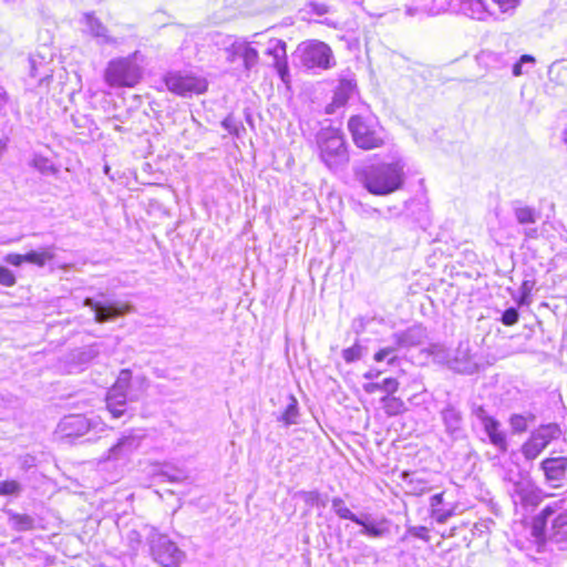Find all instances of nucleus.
I'll use <instances>...</instances> for the list:
<instances>
[{"label": "nucleus", "mask_w": 567, "mask_h": 567, "mask_svg": "<svg viewBox=\"0 0 567 567\" xmlns=\"http://www.w3.org/2000/svg\"><path fill=\"white\" fill-rule=\"evenodd\" d=\"M354 176L369 193L388 195L402 187L404 163L394 159L391 163L365 164L354 169Z\"/></svg>", "instance_id": "f257e3e1"}, {"label": "nucleus", "mask_w": 567, "mask_h": 567, "mask_svg": "<svg viewBox=\"0 0 567 567\" xmlns=\"http://www.w3.org/2000/svg\"><path fill=\"white\" fill-rule=\"evenodd\" d=\"M558 503L549 504L535 518L533 536L539 540L548 539L558 545L559 549H567V512H558Z\"/></svg>", "instance_id": "f03ea898"}, {"label": "nucleus", "mask_w": 567, "mask_h": 567, "mask_svg": "<svg viewBox=\"0 0 567 567\" xmlns=\"http://www.w3.org/2000/svg\"><path fill=\"white\" fill-rule=\"evenodd\" d=\"M348 128L359 148L369 151L385 144L386 133L374 116L353 115L348 121Z\"/></svg>", "instance_id": "7ed1b4c3"}, {"label": "nucleus", "mask_w": 567, "mask_h": 567, "mask_svg": "<svg viewBox=\"0 0 567 567\" xmlns=\"http://www.w3.org/2000/svg\"><path fill=\"white\" fill-rule=\"evenodd\" d=\"M332 509L340 518L349 519L360 525L362 528L359 532V535L370 538H381L390 533L389 519L384 517L377 519L369 514L358 516L347 507L344 501L340 497H334L332 499Z\"/></svg>", "instance_id": "20e7f679"}, {"label": "nucleus", "mask_w": 567, "mask_h": 567, "mask_svg": "<svg viewBox=\"0 0 567 567\" xmlns=\"http://www.w3.org/2000/svg\"><path fill=\"white\" fill-rule=\"evenodd\" d=\"M318 146L320 151V158L324 165L336 171L346 165L349 161V155L346 148L343 137L333 130H326L318 135Z\"/></svg>", "instance_id": "39448f33"}, {"label": "nucleus", "mask_w": 567, "mask_h": 567, "mask_svg": "<svg viewBox=\"0 0 567 567\" xmlns=\"http://www.w3.org/2000/svg\"><path fill=\"white\" fill-rule=\"evenodd\" d=\"M141 78V68L131 58L112 60L105 70V81L112 87H132Z\"/></svg>", "instance_id": "423d86ee"}, {"label": "nucleus", "mask_w": 567, "mask_h": 567, "mask_svg": "<svg viewBox=\"0 0 567 567\" xmlns=\"http://www.w3.org/2000/svg\"><path fill=\"white\" fill-rule=\"evenodd\" d=\"M150 546L153 559L163 567H181L185 553L167 535L152 532Z\"/></svg>", "instance_id": "0eeeda50"}, {"label": "nucleus", "mask_w": 567, "mask_h": 567, "mask_svg": "<svg viewBox=\"0 0 567 567\" xmlns=\"http://www.w3.org/2000/svg\"><path fill=\"white\" fill-rule=\"evenodd\" d=\"M299 50L301 63L308 69L328 70L336 64L332 50L324 42L311 40L302 43Z\"/></svg>", "instance_id": "6e6552de"}, {"label": "nucleus", "mask_w": 567, "mask_h": 567, "mask_svg": "<svg viewBox=\"0 0 567 567\" xmlns=\"http://www.w3.org/2000/svg\"><path fill=\"white\" fill-rule=\"evenodd\" d=\"M563 434L557 423L540 425L532 432L529 439L523 444L522 453L526 460H535L548 444Z\"/></svg>", "instance_id": "1a4fd4ad"}, {"label": "nucleus", "mask_w": 567, "mask_h": 567, "mask_svg": "<svg viewBox=\"0 0 567 567\" xmlns=\"http://www.w3.org/2000/svg\"><path fill=\"white\" fill-rule=\"evenodd\" d=\"M145 433L142 430H130L122 434L117 442L111 446L102 461L126 462L140 449Z\"/></svg>", "instance_id": "9d476101"}, {"label": "nucleus", "mask_w": 567, "mask_h": 567, "mask_svg": "<svg viewBox=\"0 0 567 567\" xmlns=\"http://www.w3.org/2000/svg\"><path fill=\"white\" fill-rule=\"evenodd\" d=\"M130 382L131 372L128 370H122L115 384L107 391L106 408L115 419L121 417L125 413Z\"/></svg>", "instance_id": "9b49d317"}, {"label": "nucleus", "mask_w": 567, "mask_h": 567, "mask_svg": "<svg viewBox=\"0 0 567 567\" xmlns=\"http://www.w3.org/2000/svg\"><path fill=\"white\" fill-rule=\"evenodd\" d=\"M165 84L171 92L177 95L198 94L207 89L205 80L181 72H169L165 76Z\"/></svg>", "instance_id": "f8f14e48"}, {"label": "nucleus", "mask_w": 567, "mask_h": 567, "mask_svg": "<svg viewBox=\"0 0 567 567\" xmlns=\"http://www.w3.org/2000/svg\"><path fill=\"white\" fill-rule=\"evenodd\" d=\"M84 306L94 311V319L99 323L114 320L132 310V306L122 301H96L92 298L84 299Z\"/></svg>", "instance_id": "ddd939ff"}, {"label": "nucleus", "mask_w": 567, "mask_h": 567, "mask_svg": "<svg viewBox=\"0 0 567 567\" xmlns=\"http://www.w3.org/2000/svg\"><path fill=\"white\" fill-rule=\"evenodd\" d=\"M509 495L515 505H520L524 508L534 507L538 505L540 497L537 488L529 480V477L525 476L522 480L515 482L513 486L508 489Z\"/></svg>", "instance_id": "4468645a"}, {"label": "nucleus", "mask_w": 567, "mask_h": 567, "mask_svg": "<svg viewBox=\"0 0 567 567\" xmlns=\"http://www.w3.org/2000/svg\"><path fill=\"white\" fill-rule=\"evenodd\" d=\"M513 215L519 225L525 226L523 233L526 239H536L539 236L538 229L530 226L540 218V213L536 208L514 202Z\"/></svg>", "instance_id": "2eb2a0df"}, {"label": "nucleus", "mask_w": 567, "mask_h": 567, "mask_svg": "<svg viewBox=\"0 0 567 567\" xmlns=\"http://www.w3.org/2000/svg\"><path fill=\"white\" fill-rule=\"evenodd\" d=\"M96 424L94 419H87L82 414L64 416L58 424V432L63 437H78L89 432Z\"/></svg>", "instance_id": "dca6fc26"}, {"label": "nucleus", "mask_w": 567, "mask_h": 567, "mask_svg": "<svg viewBox=\"0 0 567 567\" xmlns=\"http://www.w3.org/2000/svg\"><path fill=\"white\" fill-rule=\"evenodd\" d=\"M540 470L546 483L551 487H561L566 480L567 457H548L542 461Z\"/></svg>", "instance_id": "f3484780"}, {"label": "nucleus", "mask_w": 567, "mask_h": 567, "mask_svg": "<svg viewBox=\"0 0 567 567\" xmlns=\"http://www.w3.org/2000/svg\"><path fill=\"white\" fill-rule=\"evenodd\" d=\"M266 54L272 58V66L277 70L284 82L288 78L287 44L279 39H271L268 42Z\"/></svg>", "instance_id": "a211bd4d"}, {"label": "nucleus", "mask_w": 567, "mask_h": 567, "mask_svg": "<svg viewBox=\"0 0 567 567\" xmlns=\"http://www.w3.org/2000/svg\"><path fill=\"white\" fill-rule=\"evenodd\" d=\"M447 364L452 370L460 373H472L475 370L476 364L473 362L467 342L458 344L454 357L447 358Z\"/></svg>", "instance_id": "6ab92c4d"}, {"label": "nucleus", "mask_w": 567, "mask_h": 567, "mask_svg": "<svg viewBox=\"0 0 567 567\" xmlns=\"http://www.w3.org/2000/svg\"><path fill=\"white\" fill-rule=\"evenodd\" d=\"M441 419L445 427V432L457 439L463 433V416L461 411L452 405L447 404L442 411H441Z\"/></svg>", "instance_id": "aec40b11"}, {"label": "nucleus", "mask_w": 567, "mask_h": 567, "mask_svg": "<svg viewBox=\"0 0 567 567\" xmlns=\"http://www.w3.org/2000/svg\"><path fill=\"white\" fill-rule=\"evenodd\" d=\"M85 31L96 39L99 44H116L115 38L107 34V28L93 13L83 16Z\"/></svg>", "instance_id": "412c9836"}, {"label": "nucleus", "mask_w": 567, "mask_h": 567, "mask_svg": "<svg viewBox=\"0 0 567 567\" xmlns=\"http://www.w3.org/2000/svg\"><path fill=\"white\" fill-rule=\"evenodd\" d=\"M458 11L472 19L483 21L491 13L486 7V0H456Z\"/></svg>", "instance_id": "4be33fe9"}, {"label": "nucleus", "mask_w": 567, "mask_h": 567, "mask_svg": "<svg viewBox=\"0 0 567 567\" xmlns=\"http://www.w3.org/2000/svg\"><path fill=\"white\" fill-rule=\"evenodd\" d=\"M443 497V493H437L430 499L431 516L440 524L446 523L454 515V506L444 504Z\"/></svg>", "instance_id": "5701e85b"}, {"label": "nucleus", "mask_w": 567, "mask_h": 567, "mask_svg": "<svg viewBox=\"0 0 567 567\" xmlns=\"http://www.w3.org/2000/svg\"><path fill=\"white\" fill-rule=\"evenodd\" d=\"M394 338L400 347H414L422 343L425 338V330L421 326H412L405 331L395 333Z\"/></svg>", "instance_id": "b1692460"}, {"label": "nucleus", "mask_w": 567, "mask_h": 567, "mask_svg": "<svg viewBox=\"0 0 567 567\" xmlns=\"http://www.w3.org/2000/svg\"><path fill=\"white\" fill-rule=\"evenodd\" d=\"M235 51L243 59L244 68L246 71L252 70L259 61L258 51L245 41H235Z\"/></svg>", "instance_id": "393cba45"}, {"label": "nucleus", "mask_w": 567, "mask_h": 567, "mask_svg": "<svg viewBox=\"0 0 567 567\" xmlns=\"http://www.w3.org/2000/svg\"><path fill=\"white\" fill-rule=\"evenodd\" d=\"M298 417V401L292 394H289L286 396V408L280 414L277 415V421L282 423L284 426L288 427L290 425L297 424Z\"/></svg>", "instance_id": "a878e982"}, {"label": "nucleus", "mask_w": 567, "mask_h": 567, "mask_svg": "<svg viewBox=\"0 0 567 567\" xmlns=\"http://www.w3.org/2000/svg\"><path fill=\"white\" fill-rule=\"evenodd\" d=\"M483 427L489 439V442L498 450L505 452L507 450V441L505 433L499 429V422L494 419L492 421H487V424Z\"/></svg>", "instance_id": "bb28decb"}, {"label": "nucleus", "mask_w": 567, "mask_h": 567, "mask_svg": "<svg viewBox=\"0 0 567 567\" xmlns=\"http://www.w3.org/2000/svg\"><path fill=\"white\" fill-rule=\"evenodd\" d=\"M54 247H44L40 250H31L23 255L25 262H30L37 265L39 267H43L48 261L54 258Z\"/></svg>", "instance_id": "cd10ccee"}, {"label": "nucleus", "mask_w": 567, "mask_h": 567, "mask_svg": "<svg viewBox=\"0 0 567 567\" xmlns=\"http://www.w3.org/2000/svg\"><path fill=\"white\" fill-rule=\"evenodd\" d=\"M382 408L388 416H395L404 412V402L396 396L385 395L381 399Z\"/></svg>", "instance_id": "c85d7f7f"}, {"label": "nucleus", "mask_w": 567, "mask_h": 567, "mask_svg": "<svg viewBox=\"0 0 567 567\" xmlns=\"http://www.w3.org/2000/svg\"><path fill=\"white\" fill-rule=\"evenodd\" d=\"M482 60L488 68L496 70L505 69L509 64V61L504 53H496L492 51L483 52Z\"/></svg>", "instance_id": "c756f323"}, {"label": "nucleus", "mask_w": 567, "mask_h": 567, "mask_svg": "<svg viewBox=\"0 0 567 567\" xmlns=\"http://www.w3.org/2000/svg\"><path fill=\"white\" fill-rule=\"evenodd\" d=\"M535 421L533 413L513 414L509 419V425L515 433H523L527 430L528 423Z\"/></svg>", "instance_id": "7c9ffc66"}, {"label": "nucleus", "mask_w": 567, "mask_h": 567, "mask_svg": "<svg viewBox=\"0 0 567 567\" xmlns=\"http://www.w3.org/2000/svg\"><path fill=\"white\" fill-rule=\"evenodd\" d=\"M367 352V348L355 342L352 347L342 350V358L347 363L359 361Z\"/></svg>", "instance_id": "2f4dec72"}, {"label": "nucleus", "mask_w": 567, "mask_h": 567, "mask_svg": "<svg viewBox=\"0 0 567 567\" xmlns=\"http://www.w3.org/2000/svg\"><path fill=\"white\" fill-rule=\"evenodd\" d=\"M31 165L35 169H38L40 173H42V174H47L48 175V174H54L55 173V168H54L52 162L49 158H47V157H44V156H42L40 154H34L33 155V158L31 161Z\"/></svg>", "instance_id": "473e14b6"}, {"label": "nucleus", "mask_w": 567, "mask_h": 567, "mask_svg": "<svg viewBox=\"0 0 567 567\" xmlns=\"http://www.w3.org/2000/svg\"><path fill=\"white\" fill-rule=\"evenodd\" d=\"M14 527L19 530H29L33 527V518L29 515L14 514L11 517Z\"/></svg>", "instance_id": "72a5a7b5"}, {"label": "nucleus", "mask_w": 567, "mask_h": 567, "mask_svg": "<svg viewBox=\"0 0 567 567\" xmlns=\"http://www.w3.org/2000/svg\"><path fill=\"white\" fill-rule=\"evenodd\" d=\"M352 89L351 82H341L334 95V103L338 105L344 104L348 99L347 92L352 91Z\"/></svg>", "instance_id": "f704fd0d"}, {"label": "nucleus", "mask_w": 567, "mask_h": 567, "mask_svg": "<svg viewBox=\"0 0 567 567\" xmlns=\"http://www.w3.org/2000/svg\"><path fill=\"white\" fill-rule=\"evenodd\" d=\"M536 60L533 55L523 54L519 60L513 65V75L520 76L523 74V65L526 63L535 64Z\"/></svg>", "instance_id": "c9c22d12"}, {"label": "nucleus", "mask_w": 567, "mask_h": 567, "mask_svg": "<svg viewBox=\"0 0 567 567\" xmlns=\"http://www.w3.org/2000/svg\"><path fill=\"white\" fill-rule=\"evenodd\" d=\"M21 487L17 481L0 482V495H14L20 492Z\"/></svg>", "instance_id": "e433bc0d"}, {"label": "nucleus", "mask_w": 567, "mask_h": 567, "mask_svg": "<svg viewBox=\"0 0 567 567\" xmlns=\"http://www.w3.org/2000/svg\"><path fill=\"white\" fill-rule=\"evenodd\" d=\"M394 351H395V349L391 348V347L383 348L374 354V360L377 362H381V361L388 359V363L392 364L396 359V357L394 355Z\"/></svg>", "instance_id": "4c0bfd02"}, {"label": "nucleus", "mask_w": 567, "mask_h": 567, "mask_svg": "<svg viewBox=\"0 0 567 567\" xmlns=\"http://www.w3.org/2000/svg\"><path fill=\"white\" fill-rule=\"evenodd\" d=\"M518 310L514 307H511L503 312L501 321L505 326H513L518 321Z\"/></svg>", "instance_id": "58836bf2"}, {"label": "nucleus", "mask_w": 567, "mask_h": 567, "mask_svg": "<svg viewBox=\"0 0 567 567\" xmlns=\"http://www.w3.org/2000/svg\"><path fill=\"white\" fill-rule=\"evenodd\" d=\"M0 284L6 287H12L16 284L14 274L4 266H0Z\"/></svg>", "instance_id": "ea45409f"}, {"label": "nucleus", "mask_w": 567, "mask_h": 567, "mask_svg": "<svg viewBox=\"0 0 567 567\" xmlns=\"http://www.w3.org/2000/svg\"><path fill=\"white\" fill-rule=\"evenodd\" d=\"M399 389V382L394 378H386L382 382H380V390L391 395L395 393Z\"/></svg>", "instance_id": "a19ab883"}, {"label": "nucleus", "mask_w": 567, "mask_h": 567, "mask_svg": "<svg viewBox=\"0 0 567 567\" xmlns=\"http://www.w3.org/2000/svg\"><path fill=\"white\" fill-rule=\"evenodd\" d=\"M534 288V281L530 280H524L520 287V298L518 303L525 305L527 303V298L529 297L532 290Z\"/></svg>", "instance_id": "79ce46f5"}, {"label": "nucleus", "mask_w": 567, "mask_h": 567, "mask_svg": "<svg viewBox=\"0 0 567 567\" xmlns=\"http://www.w3.org/2000/svg\"><path fill=\"white\" fill-rule=\"evenodd\" d=\"M526 475H523L519 471H515L513 468L505 470L503 480L505 482H508L512 486L517 482L518 480L524 478Z\"/></svg>", "instance_id": "37998d69"}, {"label": "nucleus", "mask_w": 567, "mask_h": 567, "mask_svg": "<svg viewBox=\"0 0 567 567\" xmlns=\"http://www.w3.org/2000/svg\"><path fill=\"white\" fill-rule=\"evenodd\" d=\"M221 125L230 134L239 135V125L233 116L229 115L226 118H224V121L221 122Z\"/></svg>", "instance_id": "c03bdc74"}, {"label": "nucleus", "mask_w": 567, "mask_h": 567, "mask_svg": "<svg viewBox=\"0 0 567 567\" xmlns=\"http://www.w3.org/2000/svg\"><path fill=\"white\" fill-rule=\"evenodd\" d=\"M494 2L498 6L499 10L505 13L514 10L518 6L519 0H494Z\"/></svg>", "instance_id": "a18cd8bd"}, {"label": "nucleus", "mask_w": 567, "mask_h": 567, "mask_svg": "<svg viewBox=\"0 0 567 567\" xmlns=\"http://www.w3.org/2000/svg\"><path fill=\"white\" fill-rule=\"evenodd\" d=\"M308 8L311 13L317 16H324L329 12V7L324 3L309 2Z\"/></svg>", "instance_id": "49530a36"}, {"label": "nucleus", "mask_w": 567, "mask_h": 567, "mask_svg": "<svg viewBox=\"0 0 567 567\" xmlns=\"http://www.w3.org/2000/svg\"><path fill=\"white\" fill-rule=\"evenodd\" d=\"M408 534H410V535H412V536H414L416 538L423 539V540H427L429 539L427 529L424 526L409 527L408 528Z\"/></svg>", "instance_id": "de8ad7c7"}, {"label": "nucleus", "mask_w": 567, "mask_h": 567, "mask_svg": "<svg viewBox=\"0 0 567 567\" xmlns=\"http://www.w3.org/2000/svg\"><path fill=\"white\" fill-rule=\"evenodd\" d=\"M473 414L481 421V423L483 424V426L485 424H487V421H492L494 420L493 416L488 415L486 410L480 405V406H476L474 410H473Z\"/></svg>", "instance_id": "09e8293b"}, {"label": "nucleus", "mask_w": 567, "mask_h": 567, "mask_svg": "<svg viewBox=\"0 0 567 567\" xmlns=\"http://www.w3.org/2000/svg\"><path fill=\"white\" fill-rule=\"evenodd\" d=\"M161 476L165 477L169 482H182L186 478L183 471H176L174 474H169L166 471L161 472Z\"/></svg>", "instance_id": "8fccbe9b"}, {"label": "nucleus", "mask_w": 567, "mask_h": 567, "mask_svg": "<svg viewBox=\"0 0 567 567\" xmlns=\"http://www.w3.org/2000/svg\"><path fill=\"white\" fill-rule=\"evenodd\" d=\"M4 260L12 265V266H20L23 262H25V259L23 258V255L20 254H8L4 258Z\"/></svg>", "instance_id": "3c124183"}, {"label": "nucleus", "mask_w": 567, "mask_h": 567, "mask_svg": "<svg viewBox=\"0 0 567 567\" xmlns=\"http://www.w3.org/2000/svg\"><path fill=\"white\" fill-rule=\"evenodd\" d=\"M306 502L311 505H322L324 506V503L321 502V495L318 492H309L307 493Z\"/></svg>", "instance_id": "603ef678"}, {"label": "nucleus", "mask_w": 567, "mask_h": 567, "mask_svg": "<svg viewBox=\"0 0 567 567\" xmlns=\"http://www.w3.org/2000/svg\"><path fill=\"white\" fill-rule=\"evenodd\" d=\"M29 73L31 78H37L40 73L38 70V61L35 56H30L29 60Z\"/></svg>", "instance_id": "864d4df0"}, {"label": "nucleus", "mask_w": 567, "mask_h": 567, "mask_svg": "<svg viewBox=\"0 0 567 567\" xmlns=\"http://www.w3.org/2000/svg\"><path fill=\"white\" fill-rule=\"evenodd\" d=\"M127 538L130 539L132 549H136L141 543L140 534L136 530H131L127 534Z\"/></svg>", "instance_id": "5fc2aeb1"}, {"label": "nucleus", "mask_w": 567, "mask_h": 567, "mask_svg": "<svg viewBox=\"0 0 567 567\" xmlns=\"http://www.w3.org/2000/svg\"><path fill=\"white\" fill-rule=\"evenodd\" d=\"M363 390L368 394H372V393H375L378 391H381L380 390V382L365 383V384H363Z\"/></svg>", "instance_id": "6e6d98bb"}, {"label": "nucleus", "mask_w": 567, "mask_h": 567, "mask_svg": "<svg viewBox=\"0 0 567 567\" xmlns=\"http://www.w3.org/2000/svg\"><path fill=\"white\" fill-rule=\"evenodd\" d=\"M227 58L226 60L228 62H234L237 58H239V54L235 51V42L230 44V47L226 50Z\"/></svg>", "instance_id": "4d7b16f0"}, {"label": "nucleus", "mask_w": 567, "mask_h": 567, "mask_svg": "<svg viewBox=\"0 0 567 567\" xmlns=\"http://www.w3.org/2000/svg\"><path fill=\"white\" fill-rule=\"evenodd\" d=\"M381 374L380 371L378 370H374V369H371L369 371H367L364 374H363V378L367 379V380H373V379H377L379 378V375Z\"/></svg>", "instance_id": "13d9d810"}, {"label": "nucleus", "mask_w": 567, "mask_h": 567, "mask_svg": "<svg viewBox=\"0 0 567 567\" xmlns=\"http://www.w3.org/2000/svg\"><path fill=\"white\" fill-rule=\"evenodd\" d=\"M8 102L7 92L3 89H0V109H2Z\"/></svg>", "instance_id": "bf43d9fd"}, {"label": "nucleus", "mask_w": 567, "mask_h": 567, "mask_svg": "<svg viewBox=\"0 0 567 567\" xmlns=\"http://www.w3.org/2000/svg\"><path fill=\"white\" fill-rule=\"evenodd\" d=\"M97 351H95L92 347L89 348L86 351H84L82 354L86 355L87 360L94 358L96 355Z\"/></svg>", "instance_id": "052dcab7"}]
</instances>
